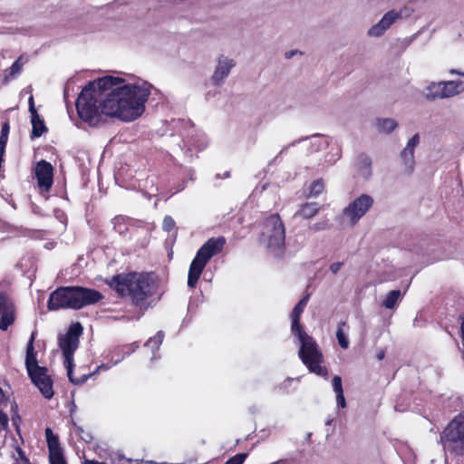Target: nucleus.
Masks as SVG:
<instances>
[{"label": "nucleus", "mask_w": 464, "mask_h": 464, "mask_svg": "<svg viewBox=\"0 0 464 464\" xmlns=\"http://www.w3.org/2000/svg\"><path fill=\"white\" fill-rule=\"evenodd\" d=\"M120 77L106 75L90 82L76 100L79 117L91 126H97L101 114L132 121L142 115L152 85L139 80L124 83Z\"/></svg>", "instance_id": "obj_1"}, {"label": "nucleus", "mask_w": 464, "mask_h": 464, "mask_svg": "<svg viewBox=\"0 0 464 464\" xmlns=\"http://www.w3.org/2000/svg\"><path fill=\"white\" fill-rule=\"evenodd\" d=\"M121 297H128L131 303L147 309L148 299L158 293L159 282L152 273H128L114 276L109 283Z\"/></svg>", "instance_id": "obj_2"}, {"label": "nucleus", "mask_w": 464, "mask_h": 464, "mask_svg": "<svg viewBox=\"0 0 464 464\" xmlns=\"http://www.w3.org/2000/svg\"><path fill=\"white\" fill-rule=\"evenodd\" d=\"M309 295H306L295 305L291 313V331L301 343L298 355L303 363L308 368L309 372L326 379L328 370L326 367L321 365L323 362V354L315 341L303 330L300 324L301 314L309 301Z\"/></svg>", "instance_id": "obj_3"}, {"label": "nucleus", "mask_w": 464, "mask_h": 464, "mask_svg": "<svg viewBox=\"0 0 464 464\" xmlns=\"http://www.w3.org/2000/svg\"><path fill=\"white\" fill-rule=\"evenodd\" d=\"M440 442L446 454V464H458L459 458L464 459V411L443 429Z\"/></svg>", "instance_id": "obj_4"}, {"label": "nucleus", "mask_w": 464, "mask_h": 464, "mask_svg": "<svg viewBox=\"0 0 464 464\" xmlns=\"http://www.w3.org/2000/svg\"><path fill=\"white\" fill-rule=\"evenodd\" d=\"M36 334V331L32 332L27 343L25 367L32 382L39 389L44 398L51 399L53 396V381L47 373V368L38 365L34 346Z\"/></svg>", "instance_id": "obj_5"}, {"label": "nucleus", "mask_w": 464, "mask_h": 464, "mask_svg": "<svg viewBox=\"0 0 464 464\" xmlns=\"http://www.w3.org/2000/svg\"><path fill=\"white\" fill-rule=\"evenodd\" d=\"M226 245L224 237H211L205 242L198 250L193 258L188 275V286L194 288L207 265V263L215 256L222 252Z\"/></svg>", "instance_id": "obj_6"}, {"label": "nucleus", "mask_w": 464, "mask_h": 464, "mask_svg": "<svg viewBox=\"0 0 464 464\" xmlns=\"http://www.w3.org/2000/svg\"><path fill=\"white\" fill-rule=\"evenodd\" d=\"M260 242L274 257H283L285 251V230L278 215H271L265 220Z\"/></svg>", "instance_id": "obj_7"}, {"label": "nucleus", "mask_w": 464, "mask_h": 464, "mask_svg": "<svg viewBox=\"0 0 464 464\" xmlns=\"http://www.w3.org/2000/svg\"><path fill=\"white\" fill-rule=\"evenodd\" d=\"M82 334V326L80 323L72 324L68 332L59 338V346L63 351L64 357V366L67 370V376L69 381L74 385H81L84 383L91 376L92 373L82 374L80 378H74L73 372V353L78 348L79 336Z\"/></svg>", "instance_id": "obj_8"}, {"label": "nucleus", "mask_w": 464, "mask_h": 464, "mask_svg": "<svg viewBox=\"0 0 464 464\" xmlns=\"http://www.w3.org/2000/svg\"><path fill=\"white\" fill-rule=\"evenodd\" d=\"M373 198L368 194H362L352 200L337 217L343 224L354 227L358 221L366 215L373 206Z\"/></svg>", "instance_id": "obj_9"}, {"label": "nucleus", "mask_w": 464, "mask_h": 464, "mask_svg": "<svg viewBox=\"0 0 464 464\" xmlns=\"http://www.w3.org/2000/svg\"><path fill=\"white\" fill-rule=\"evenodd\" d=\"M412 12L413 10L408 6L387 12L377 24L368 29L367 36L381 37L397 20L409 17Z\"/></svg>", "instance_id": "obj_10"}, {"label": "nucleus", "mask_w": 464, "mask_h": 464, "mask_svg": "<svg viewBox=\"0 0 464 464\" xmlns=\"http://www.w3.org/2000/svg\"><path fill=\"white\" fill-rule=\"evenodd\" d=\"M412 12L413 10L408 6L387 12L377 24L368 29L367 36L381 37L397 20L409 17Z\"/></svg>", "instance_id": "obj_11"}, {"label": "nucleus", "mask_w": 464, "mask_h": 464, "mask_svg": "<svg viewBox=\"0 0 464 464\" xmlns=\"http://www.w3.org/2000/svg\"><path fill=\"white\" fill-rule=\"evenodd\" d=\"M72 309L80 310L85 306L95 304L103 299V295L98 290L83 286H70Z\"/></svg>", "instance_id": "obj_12"}, {"label": "nucleus", "mask_w": 464, "mask_h": 464, "mask_svg": "<svg viewBox=\"0 0 464 464\" xmlns=\"http://www.w3.org/2000/svg\"><path fill=\"white\" fill-rule=\"evenodd\" d=\"M139 347V343L137 342L125 344V345H117L107 351L106 358L110 361L108 363H102L99 365L96 370L92 372V375L96 374L101 370L107 371L111 369L112 366L120 363L124 360L125 357L133 353L136 349Z\"/></svg>", "instance_id": "obj_13"}, {"label": "nucleus", "mask_w": 464, "mask_h": 464, "mask_svg": "<svg viewBox=\"0 0 464 464\" xmlns=\"http://www.w3.org/2000/svg\"><path fill=\"white\" fill-rule=\"evenodd\" d=\"M71 287L61 286L51 293L47 308L50 311H56L60 309H72Z\"/></svg>", "instance_id": "obj_14"}, {"label": "nucleus", "mask_w": 464, "mask_h": 464, "mask_svg": "<svg viewBox=\"0 0 464 464\" xmlns=\"http://www.w3.org/2000/svg\"><path fill=\"white\" fill-rule=\"evenodd\" d=\"M15 318L14 305L11 298L0 292V329L5 331L14 324Z\"/></svg>", "instance_id": "obj_15"}, {"label": "nucleus", "mask_w": 464, "mask_h": 464, "mask_svg": "<svg viewBox=\"0 0 464 464\" xmlns=\"http://www.w3.org/2000/svg\"><path fill=\"white\" fill-rule=\"evenodd\" d=\"M235 65L236 63L233 59L223 54L219 55L217 60L216 69L211 77L212 83L215 86L222 85Z\"/></svg>", "instance_id": "obj_16"}, {"label": "nucleus", "mask_w": 464, "mask_h": 464, "mask_svg": "<svg viewBox=\"0 0 464 464\" xmlns=\"http://www.w3.org/2000/svg\"><path fill=\"white\" fill-rule=\"evenodd\" d=\"M53 169L52 165L42 160L35 168V175L38 186L44 190H49L53 185Z\"/></svg>", "instance_id": "obj_17"}, {"label": "nucleus", "mask_w": 464, "mask_h": 464, "mask_svg": "<svg viewBox=\"0 0 464 464\" xmlns=\"http://www.w3.org/2000/svg\"><path fill=\"white\" fill-rule=\"evenodd\" d=\"M420 142V136L418 133L414 134L407 142L406 147L401 153V158L404 165L405 170L408 173L412 172L414 169V150Z\"/></svg>", "instance_id": "obj_18"}, {"label": "nucleus", "mask_w": 464, "mask_h": 464, "mask_svg": "<svg viewBox=\"0 0 464 464\" xmlns=\"http://www.w3.org/2000/svg\"><path fill=\"white\" fill-rule=\"evenodd\" d=\"M184 142L187 146H188L186 153L191 151V147H194L201 150L205 149L208 144L205 135L202 132H198L195 130H191V131L187 136V140H184Z\"/></svg>", "instance_id": "obj_19"}, {"label": "nucleus", "mask_w": 464, "mask_h": 464, "mask_svg": "<svg viewBox=\"0 0 464 464\" xmlns=\"http://www.w3.org/2000/svg\"><path fill=\"white\" fill-rule=\"evenodd\" d=\"M442 98H450L464 92L462 81H442Z\"/></svg>", "instance_id": "obj_20"}, {"label": "nucleus", "mask_w": 464, "mask_h": 464, "mask_svg": "<svg viewBox=\"0 0 464 464\" xmlns=\"http://www.w3.org/2000/svg\"><path fill=\"white\" fill-rule=\"evenodd\" d=\"M32 132L31 139L41 137L44 132L47 131V128L44 124V120L38 113L31 115Z\"/></svg>", "instance_id": "obj_21"}, {"label": "nucleus", "mask_w": 464, "mask_h": 464, "mask_svg": "<svg viewBox=\"0 0 464 464\" xmlns=\"http://www.w3.org/2000/svg\"><path fill=\"white\" fill-rule=\"evenodd\" d=\"M357 167L359 173L364 179L372 175V160L366 154H361L357 158Z\"/></svg>", "instance_id": "obj_22"}, {"label": "nucleus", "mask_w": 464, "mask_h": 464, "mask_svg": "<svg viewBox=\"0 0 464 464\" xmlns=\"http://www.w3.org/2000/svg\"><path fill=\"white\" fill-rule=\"evenodd\" d=\"M320 207L316 202H309L303 204L299 210L296 212V216L303 218L309 219L318 214Z\"/></svg>", "instance_id": "obj_23"}, {"label": "nucleus", "mask_w": 464, "mask_h": 464, "mask_svg": "<svg viewBox=\"0 0 464 464\" xmlns=\"http://www.w3.org/2000/svg\"><path fill=\"white\" fill-rule=\"evenodd\" d=\"M349 326L345 321L340 322L338 324L337 331H336V339L338 341L339 345L343 349H347L349 347V339L347 331Z\"/></svg>", "instance_id": "obj_24"}, {"label": "nucleus", "mask_w": 464, "mask_h": 464, "mask_svg": "<svg viewBox=\"0 0 464 464\" xmlns=\"http://www.w3.org/2000/svg\"><path fill=\"white\" fill-rule=\"evenodd\" d=\"M45 438L48 446L49 455L54 452H62V449L59 444L58 436L55 435L51 428L45 429Z\"/></svg>", "instance_id": "obj_25"}, {"label": "nucleus", "mask_w": 464, "mask_h": 464, "mask_svg": "<svg viewBox=\"0 0 464 464\" xmlns=\"http://www.w3.org/2000/svg\"><path fill=\"white\" fill-rule=\"evenodd\" d=\"M442 84L441 82H431L426 88L425 97L427 100L434 101L442 98Z\"/></svg>", "instance_id": "obj_26"}, {"label": "nucleus", "mask_w": 464, "mask_h": 464, "mask_svg": "<svg viewBox=\"0 0 464 464\" xmlns=\"http://www.w3.org/2000/svg\"><path fill=\"white\" fill-rule=\"evenodd\" d=\"M24 62H23V56H20L7 70V73L4 77V83L9 82L10 80L19 75L22 72V67Z\"/></svg>", "instance_id": "obj_27"}, {"label": "nucleus", "mask_w": 464, "mask_h": 464, "mask_svg": "<svg viewBox=\"0 0 464 464\" xmlns=\"http://www.w3.org/2000/svg\"><path fill=\"white\" fill-rule=\"evenodd\" d=\"M402 294L401 290H392L390 291L384 300L382 301V306H384L387 309H393L400 298L401 297Z\"/></svg>", "instance_id": "obj_28"}, {"label": "nucleus", "mask_w": 464, "mask_h": 464, "mask_svg": "<svg viewBox=\"0 0 464 464\" xmlns=\"http://www.w3.org/2000/svg\"><path fill=\"white\" fill-rule=\"evenodd\" d=\"M377 129L385 133H391L397 127V122L393 119L385 118L376 121Z\"/></svg>", "instance_id": "obj_29"}, {"label": "nucleus", "mask_w": 464, "mask_h": 464, "mask_svg": "<svg viewBox=\"0 0 464 464\" xmlns=\"http://www.w3.org/2000/svg\"><path fill=\"white\" fill-rule=\"evenodd\" d=\"M130 222L129 218L123 216L115 217L112 219L113 228L116 232L122 235L128 231L127 225Z\"/></svg>", "instance_id": "obj_30"}, {"label": "nucleus", "mask_w": 464, "mask_h": 464, "mask_svg": "<svg viewBox=\"0 0 464 464\" xmlns=\"http://www.w3.org/2000/svg\"><path fill=\"white\" fill-rule=\"evenodd\" d=\"M313 140L311 141V146L313 148L312 151H318L321 150H324L328 147L329 141L327 139L324 138L320 134H315L312 136Z\"/></svg>", "instance_id": "obj_31"}, {"label": "nucleus", "mask_w": 464, "mask_h": 464, "mask_svg": "<svg viewBox=\"0 0 464 464\" xmlns=\"http://www.w3.org/2000/svg\"><path fill=\"white\" fill-rule=\"evenodd\" d=\"M164 338V332L159 331L154 337H150L146 343L145 346H150L152 349V352L158 350L162 343Z\"/></svg>", "instance_id": "obj_32"}, {"label": "nucleus", "mask_w": 464, "mask_h": 464, "mask_svg": "<svg viewBox=\"0 0 464 464\" xmlns=\"http://www.w3.org/2000/svg\"><path fill=\"white\" fill-rule=\"evenodd\" d=\"M324 188V183L322 179H318L314 180L309 190V197H317L319 196Z\"/></svg>", "instance_id": "obj_33"}, {"label": "nucleus", "mask_w": 464, "mask_h": 464, "mask_svg": "<svg viewBox=\"0 0 464 464\" xmlns=\"http://www.w3.org/2000/svg\"><path fill=\"white\" fill-rule=\"evenodd\" d=\"M294 381V378H286L284 382L275 386V392L280 394L288 393L289 388Z\"/></svg>", "instance_id": "obj_34"}, {"label": "nucleus", "mask_w": 464, "mask_h": 464, "mask_svg": "<svg viewBox=\"0 0 464 464\" xmlns=\"http://www.w3.org/2000/svg\"><path fill=\"white\" fill-rule=\"evenodd\" d=\"M49 461L51 464H66L63 451L49 455Z\"/></svg>", "instance_id": "obj_35"}, {"label": "nucleus", "mask_w": 464, "mask_h": 464, "mask_svg": "<svg viewBox=\"0 0 464 464\" xmlns=\"http://www.w3.org/2000/svg\"><path fill=\"white\" fill-rule=\"evenodd\" d=\"M247 458V453H238L227 459L225 464H243Z\"/></svg>", "instance_id": "obj_36"}, {"label": "nucleus", "mask_w": 464, "mask_h": 464, "mask_svg": "<svg viewBox=\"0 0 464 464\" xmlns=\"http://www.w3.org/2000/svg\"><path fill=\"white\" fill-rule=\"evenodd\" d=\"M332 385H333V389H334V392H335V394L343 392L342 378L340 376H338V375L334 376L333 381H332Z\"/></svg>", "instance_id": "obj_37"}, {"label": "nucleus", "mask_w": 464, "mask_h": 464, "mask_svg": "<svg viewBox=\"0 0 464 464\" xmlns=\"http://www.w3.org/2000/svg\"><path fill=\"white\" fill-rule=\"evenodd\" d=\"M175 227V221L170 216H166L162 222L163 230L169 232Z\"/></svg>", "instance_id": "obj_38"}, {"label": "nucleus", "mask_w": 464, "mask_h": 464, "mask_svg": "<svg viewBox=\"0 0 464 464\" xmlns=\"http://www.w3.org/2000/svg\"><path fill=\"white\" fill-rule=\"evenodd\" d=\"M311 230H314L315 232L325 230L328 228V222L327 221H321L318 223H314L309 227Z\"/></svg>", "instance_id": "obj_39"}, {"label": "nucleus", "mask_w": 464, "mask_h": 464, "mask_svg": "<svg viewBox=\"0 0 464 464\" xmlns=\"http://www.w3.org/2000/svg\"><path fill=\"white\" fill-rule=\"evenodd\" d=\"M8 426V417L5 413L0 411V430H6Z\"/></svg>", "instance_id": "obj_40"}, {"label": "nucleus", "mask_w": 464, "mask_h": 464, "mask_svg": "<svg viewBox=\"0 0 464 464\" xmlns=\"http://www.w3.org/2000/svg\"><path fill=\"white\" fill-rule=\"evenodd\" d=\"M343 262H334L329 266V270L333 275H336L343 267Z\"/></svg>", "instance_id": "obj_41"}, {"label": "nucleus", "mask_w": 464, "mask_h": 464, "mask_svg": "<svg viewBox=\"0 0 464 464\" xmlns=\"http://www.w3.org/2000/svg\"><path fill=\"white\" fill-rule=\"evenodd\" d=\"M336 403H337V407H340V408L346 407V401H345L343 392H340V393L336 394Z\"/></svg>", "instance_id": "obj_42"}, {"label": "nucleus", "mask_w": 464, "mask_h": 464, "mask_svg": "<svg viewBox=\"0 0 464 464\" xmlns=\"http://www.w3.org/2000/svg\"><path fill=\"white\" fill-rule=\"evenodd\" d=\"M11 410L14 411V413L12 416V420L14 425H17L18 421H21L20 416L17 414V404L15 402H13L11 405Z\"/></svg>", "instance_id": "obj_43"}, {"label": "nucleus", "mask_w": 464, "mask_h": 464, "mask_svg": "<svg viewBox=\"0 0 464 464\" xmlns=\"http://www.w3.org/2000/svg\"><path fill=\"white\" fill-rule=\"evenodd\" d=\"M17 453L20 458V464H31L28 458L25 456L24 452L20 448L17 450Z\"/></svg>", "instance_id": "obj_44"}, {"label": "nucleus", "mask_w": 464, "mask_h": 464, "mask_svg": "<svg viewBox=\"0 0 464 464\" xmlns=\"http://www.w3.org/2000/svg\"><path fill=\"white\" fill-rule=\"evenodd\" d=\"M298 142H299V140H295V141H293L292 143L288 144L287 146L284 147V148L280 150V152L278 153V155H277V156L273 160V161H274V160H276L279 156H281V155H283V154L286 153V152H287V150H288V149H289L291 146H295V144H297Z\"/></svg>", "instance_id": "obj_45"}, {"label": "nucleus", "mask_w": 464, "mask_h": 464, "mask_svg": "<svg viewBox=\"0 0 464 464\" xmlns=\"http://www.w3.org/2000/svg\"><path fill=\"white\" fill-rule=\"evenodd\" d=\"M28 104H29V112L31 115L38 113L34 107V102L33 96H30L29 100H28Z\"/></svg>", "instance_id": "obj_46"}, {"label": "nucleus", "mask_w": 464, "mask_h": 464, "mask_svg": "<svg viewBox=\"0 0 464 464\" xmlns=\"http://www.w3.org/2000/svg\"><path fill=\"white\" fill-rule=\"evenodd\" d=\"M9 130H10L9 123L7 121H5L2 124L0 134L8 137Z\"/></svg>", "instance_id": "obj_47"}, {"label": "nucleus", "mask_w": 464, "mask_h": 464, "mask_svg": "<svg viewBox=\"0 0 464 464\" xmlns=\"http://www.w3.org/2000/svg\"><path fill=\"white\" fill-rule=\"evenodd\" d=\"M296 53H300L302 54L301 52L297 51V50H291V51H288L285 53V57L286 59H291L292 57H294V55H295Z\"/></svg>", "instance_id": "obj_48"}, {"label": "nucleus", "mask_w": 464, "mask_h": 464, "mask_svg": "<svg viewBox=\"0 0 464 464\" xmlns=\"http://www.w3.org/2000/svg\"><path fill=\"white\" fill-rule=\"evenodd\" d=\"M7 140H8V137L7 136H4V135H1L0 134V147L3 148V147H6V143H7Z\"/></svg>", "instance_id": "obj_49"}, {"label": "nucleus", "mask_w": 464, "mask_h": 464, "mask_svg": "<svg viewBox=\"0 0 464 464\" xmlns=\"http://www.w3.org/2000/svg\"><path fill=\"white\" fill-rule=\"evenodd\" d=\"M450 74H457V75H460V76H463L464 77V72H460V71H458L456 69H451L450 71Z\"/></svg>", "instance_id": "obj_50"}, {"label": "nucleus", "mask_w": 464, "mask_h": 464, "mask_svg": "<svg viewBox=\"0 0 464 464\" xmlns=\"http://www.w3.org/2000/svg\"><path fill=\"white\" fill-rule=\"evenodd\" d=\"M385 356V353L383 350L380 351L378 353H377V359L379 361H382Z\"/></svg>", "instance_id": "obj_51"}, {"label": "nucleus", "mask_w": 464, "mask_h": 464, "mask_svg": "<svg viewBox=\"0 0 464 464\" xmlns=\"http://www.w3.org/2000/svg\"><path fill=\"white\" fill-rule=\"evenodd\" d=\"M270 464H288V460L287 459H279V460H276L275 462H272Z\"/></svg>", "instance_id": "obj_52"}, {"label": "nucleus", "mask_w": 464, "mask_h": 464, "mask_svg": "<svg viewBox=\"0 0 464 464\" xmlns=\"http://www.w3.org/2000/svg\"><path fill=\"white\" fill-rule=\"evenodd\" d=\"M82 439L85 440L86 442L90 441L92 440V436L89 433L84 434V436H82Z\"/></svg>", "instance_id": "obj_53"}, {"label": "nucleus", "mask_w": 464, "mask_h": 464, "mask_svg": "<svg viewBox=\"0 0 464 464\" xmlns=\"http://www.w3.org/2000/svg\"><path fill=\"white\" fill-rule=\"evenodd\" d=\"M82 439L85 440L86 442L90 441L92 440V436L89 433L84 434V436H82Z\"/></svg>", "instance_id": "obj_54"}, {"label": "nucleus", "mask_w": 464, "mask_h": 464, "mask_svg": "<svg viewBox=\"0 0 464 464\" xmlns=\"http://www.w3.org/2000/svg\"><path fill=\"white\" fill-rule=\"evenodd\" d=\"M339 157L340 156L338 154H336L335 157L333 156L330 160H327V161H329L331 164H333L339 159Z\"/></svg>", "instance_id": "obj_55"}, {"label": "nucleus", "mask_w": 464, "mask_h": 464, "mask_svg": "<svg viewBox=\"0 0 464 464\" xmlns=\"http://www.w3.org/2000/svg\"><path fill=\"white\" fill-rule=\"evenodd\" d=\"M5 147H3V148L0 147V160H3V157L5 155Z\"/></svg>", "instance_id": "obj_56"}, {"label": "nucleus", "mask_w": 464, "mask_h": 464, "mask_svg": "<svg viewBox=\"0 0 464 464\" xmlns=\"http://www.w3.org/2000/svg\"><path fill=\"white\" fill-rule=\"evenodd\" d=\"M334 421V418L332 417H328L326 420H325V425H331Z\"/></svg>", "instance_id": "obj_57"}, {"label": "nucleus", "mask_w": 464, "mask_h": 464, "mask_svg": "<svg viewBox=\"0 0 464 464\" xmlns=\"http://www.w3.org/2000/svg\"><path fill=\"white\" fill-rule=\"evenodd\" d=\"M76 430L79 434H83L84 431L82 427L76 426Z\"/></svg>", "instance_id": "obj_58"}, {"label": "nucleus", "mask_w": 464, "mask_h": 464, "mask_svg": "<svg viewBox=\"0 0 464 464\" xmlns=\"http://www.w3.org/2000/svg\"><path fill=\"white\" fill-rule=\"evenodd\" d=\"M224 177H226V178L229 177V172L228 171L225 172Z\"/></svg>", "instance_id": "obj_59"}, {"label": "nucleus", "mask_w": 464, "mask_h": 464, "mask_svg": "<svg viewBox=\"0 0 464 464\" xmlns=\"http://www.w3.org/2000/svg\"><path fill=\"white\" fill-rule=\"evenodd\" d=\"M118 459H124V458H123V456L119 455Z\"/></svg>", "instance_id": "obj_60"}, {"label": "nucleus", "mask_w": 464, "mask_h": 464, "mask_svg": "<svg viewBox=\"0 0 464 464\" xmlns=\"http://www.w3.org/2000/svg\"><path fill=\"white\" fill-rule=\"evenodd\" d=\"M304 140H307V137H304ZM298 140L300 142L301 140H304V139H301V140Z\"/></svg>", "instance_id": "obj_61"}]
</instances>
